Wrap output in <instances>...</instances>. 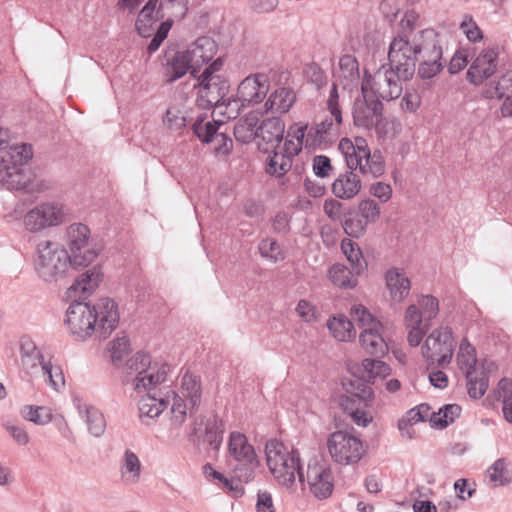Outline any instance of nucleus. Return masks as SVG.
<instances>
[{
    "label": "nucleus",
    "mask_w": 512,
    "mask_h": 512,
    "mask_svg": "<svg viewBox=\"0 0 512 512\" xmlns=\"http://www.w3.org/2000/svg\"><path fill=\"white\" fill-rule=\"evenodd\" d=\"M266 463L276 482L286 488H291L296 476L301 484L305 483L304 471L298 450H288L277 439H270L265 445Z\"/></svg>",
    "instance_id": "1"
},
{
    "label": "nucleus",
    "mask_w": 512,
    "mask_h": 512,
    "mask_svg": "<svg viewBox=\"0 0 512 512\" xmlns=\"http://www.w3.org/2000/svg\"><path fill=\"white\" fill-rule=\"evenodd\" d=\"M435 32L424 29L415 34L410 41L406 34H399L391 41L388 51L389 65L395 68L398 78L410 80L416 71V62L426 45L425 33Z\"/></svg>",
    "instance_id": "2"
},
{
    "label": "nucleus",
    "mask_w": 512,
    "mask_h": 512,
    "mask_svg": "<svg viewBox=\"0 0 512 512\" xmlns=\"http://www.w3.org/2000/svg\"><path fill=\"white\" fill-rule=\"evenodd\" d=\"M69 253L59 243L41 240L36 245L34 268L40 279L54 283L65 277L72 264Z\"/></svg>",
    "instance_id": "3"
},
{
    "label": "nucleus",
    "mask_w": 512,
    "mask_h": 512,
    "mask_svg": "<svg viewBox=\"0 0 512 512\" xmlns=\"http://www.w3.org/2000/svg\"><path fill=\"white\" fill-rule=\"evenodd\" d=\"M168 370L167 365H152L148 354L137 352L123 368V381L125 384H131L138 393L152 391L166 380Z\"/></svg>",
    "instance_id": "4"
},
{
    "label": "nucleus",
    "mask_w": 512,
    "mask_h": 512,
    "mask_svg": "<svg viewBox=\"0 0 512 512\" xmlns=\"http://www.w3.org/2000/svg\"><path fill=\"white\" fill-rule=\"evenodd\" d=\"M345 395L339 397V406L358 426L366 427L372 416L366 411L374 398L371 386L362 377L346 378L343 381Z\"/></svg>",
    "instance_id": "5"
},
{
    "label": "nucleus",
    "mask_w": 512,
    "mask_h": 512,
    "mask_svg": "<svg viewBox=\"0 0 512 512\" xmlns=\"http://www.w3.org/2000/svg\"><path fill=\"white\" fill-rule=\"evenodd\" d=\"M68 212L64 204L56 201L42 202L23 217L25 229L30 233H39L63 224Z\"/></svg>",
    "instance_id": "6"
},
{
    "label": "nucleus",
    "mask_w": 512,
    "mask_h": 512,
    "mask_svg": "<svg viewBox=\"0 0 512 512\" xmlns=\"http://www.w3.org/2000/svg\"><path fill=\"white\" fill-rule=\"evenodd\" d=\"M454 338L448 327L433 330L422 346V355L430 365L445 368L451 363L454 352Z\"/></svg>",
    "instance_id": "7"
},
{
    "label": "nucleus",
    "mask_w": 512,
    "mask_h": 512,
    "mask_svg": "<svg viewBox=\"0 0 512 512\" xmlns=\"http://www.w3.org/2000/svg\"><path fill=\"white\" fill-rule=\"evenodd\" d=\"M331 458L341 465L358 463L365 453L362 441L355 435L338 430L327 441Z\"/></svg>",
    "instance_id": "8"
},
{
    "label": "nucleus",
    "mask_w": 512,
    "mask_h": 512,
    "mask_svg": "<svg viewBox=\"0 0 512 512\" xmlns=\"http://www.w3.org/2000/svg\"><path fill=\"white\" fill-rule=\"evenodd\" d=\"M209 73H202L198 77L197 105L202 109H215L226 97L229 90V83L223 76H211Z\"/></svg>",
    "instance_id": "9"
},
{
    "label": "nucleus",
    "mask_w": 512,
    "mask_h": 512,
    "mask_svg": "<svg viewBox=\"0 0 512 512\" xmlns=\"http://www.w3.org/2000/svg\"><path fill=\"white\" fill-rule=\"evenodd\" d=\"M92 307L82 301L75 300L66 311V323L71 334L78 339H86L93 332L97 333Z\"/></svg>",
    "instance_id": "10"
},
{
    "label": "nucleus",
    "mask_w": 512,
    "mask_h": 512,
    "mask_svg": "<svg viewBox=\"0 0 512 512\" xmlns=\"http://www.w3.org/2000/svg\"><path fill=\"white\" fill-rule=\"evenodd\" d=\"M402 78H398L395 68L382 66L365 84L370 87L369 94L375 99L390 101L398 98L402 93Z\"/></svg>",
    "instance_id": "11"
},
{
    "label": "nucleus",
    "mask_w": 512,
    "mask_h": 512,
    "mask_svg": "<svg viewBox=\"0 0 512 512\" xmlns=\"http://www.w3.org/2000/svg\"><path fill=\"white\" fill-rule=\"evenodd\" d=\"M426 45L418 57V75L421 79H431L439 74L445 62L442 59V47L439 44L436 32L425 33Z\"/></svg>",
    "instance_id": "12"
},
{
    "label": "nucleus",
    "mask_w": 512,
    "mask_h": 512,
    "mask_svg": "<svg viewBox=\"0 0 512 512\" xmlns=\"http://www.w3.org/2000/svg\"><path fill=\"white\" fill-rule=\"evenodd\" d=\"M362 94L363 98L357 99L353 105V122L359 128L370 130L381 119L383 104L369 94L366 84H362Z\"/></svg>",
    "instance_id": "13"
},
{
    "label": "nucleus",
    "mask_w": 512,
    "mask_h": 512,
    "mask_svg": "<svg viewBox=\"0 0 512 512\" xmlns=\"http://www.w3.org/2000/svg\"><path fill=\"white\" fill-rule=\"evenodd\" d=\"M223 433L224 424L216 416L206 421L202 417H197L189 433V440L194 445L206 442L213 450L218 451L223 441Z\"/></svg>",
    "instance_id": "14"
},
{
    "label": "nucleus",
    "mask_w": 512,
    "mask_h": 512,
    "mask_svg": "<svg viewBox=\"0 0 512 512\" xmlns=\"http://www.w3.org/2000/svg\"><path fill=\"white\" fill-rule=\"evenodd\" d=\"M222 125V122L197 119L192 129L203 143H212L217 154L228 155L233 148V141L225 132L219 131Z\"/></svg>",
    "instance_id": "15"
},
{
    "label": "nucleus",
    "mask_w": 512,
    "mask_h": 512,
    "mask_svg": "<svg viewBox=\"0 0 512 512\" xmlns=\"http://www.w3.org/2000/svg\"><path fill=\"white\" fill-rule=\"evenodd\" d=\"M305 482L310 492L318 499L328 498L334 488L331 469L324 463L310 461L307 466Z\"/></svg>",
    "instance_id": "16"
},
{
    "label": "nucleus",
    "mask_w": 512,
    "mask_h": 512,
    "mask_svg": "<svg viewBox=\"0 0 512 512\" xmlns=\"http://www.w3.org/2000/svg\"><path fill=\"white\" fill-rule=\"evenodd\" d=\"M97 333L101 338H107L119 323L118 306L114 300L109 298H101L98 302L91 306Z\"/></svg>",
    "instance_id": "17"
},
{
    "label": "nucleus",
    "mask_w": 512,
    "mask_h": 512,
    "mask_svg": "<svg viewBox=\"0 0 512 512\" xmlns=\"http://www.w3.org/2000/svg\"><path fill=\"white\" fill-rule=\"evenodd\" d=\"M269 91L268 76L263 73L249 75L238 86L237 96L242 106L255 105L266 97Z\"/></svg>",
    "instance_id": "18"
},
{
    "label": "nucleus",
    "mask_w": 512,
    "mask_h": 512,
    "mask_svg": "<svg viewBox=\"0 0 512 512\" xmlns=\"http://www.w3.org/2000/svg\"><path fill=\"white\" fill-rule=\"evenodd\" d=\"M483 95L487 99H503L502 116H512V70L503 74L496 83H486Z\"/></svg>",
    "instance_id": "19"
},
{
    "label": "nucleus",
    "mask_w": 512,
    "mask_h": 512,
    "mask_svg": "<svg viewBox=\"0 0 512 512\" xmlns=\"http://www.w3.org/2000/svg\"><path fill=\"white\" fill-rule=\"evenodd\" d=\"M498 66V53L495 49L483 50L473 61L467 72V78L475 85L481 84L490 78Z\"/></svg>",
    "instance_id": "20"
},
{
    "label": "nucleus",
    "mask_w": 512,
    "mask_h": 512,
    "mask_svg": "<svg viewBox=\"0 0 512 512\" xmlns=\"http://www.w3.org/2000/svg\"><path fill=\"white\" fill-rule=\"evenodd\" d=\"M382 330V324L376 323L374 324V327L364 328L359 336V340L363 349L368 354L377 358L383 357L388 351V345L381 333Z\"/></svg>",
    "instance_id": "21"
},
{
    "label": "nucleus",
    "mask_w": 512,
    "mask_h": 512,
    "mask_svg": "<svg viewBox=\"0 0 512 512\" xmlns=\"http://www.w3.org/2000/svg\"><path fill=\"white\" fill-rule=\"evenodd\" d=\"M335 135L336 128L332 118H326L308 129L305 148L316 149L326 147L332 142V138Z\"/></svg>",
    "instance_id": "22"
},
{
    "label": "nucleus",
    "mask_w": 512,
    "mask_h": 512,
    "mask_svg": "<svg viewBox=\"0 0 512 512\" xmlns=\"http://www.w3.org/2000/svg\"><path fill=\"white\" fill-rule=\"evenodd\" d=\"M332 193L343 200L354 198L361 190V180L354 170L340 174L332 183Z\"/></svg>",
    "instance_id": "23"
},
{
    "label": "nucleus",
    "mask_w": 512,
    "mask_h": 512,
    "mask_svg": "<svg viewBox=\"0 0 512 512\" xmlns=\"http://www.w3.org/2000/svg\"><path fill=\"white\" fill-rule=\"evenodd\" d=\"M101 280L102 273L100 269L96 266L92 267L75 279L68 289L69 294L85 299L98 287Z\"/></svg>",
    "instance_id": "24"
},
{
    "label": "nucleus",
    "mask_w": 512,
    "mask_h": 512,
    "mask_svg": "<svg viewBox=\"0 0 512 512\" xmlns=\"http://www.w3.org/2000/svg\"><path fill=\"white\" fill-rule=\"evenodd\" d=\"M20 359L24 371L29 375H33L39 366L42 368L43 363H46L41 351L28 337H22L20 340Z\"/></svg>",
    "instance_id": "25"
},
{
    "label": "nucleus",
    "mask_w": 512,
    "mask_h": 512,
    "mask_svg": "<svg viewBox=\"0 0 512 512\" xmlns=\"http://www.w3.org/2000/svg\"><path fill=\"white\" fill-rule=\"evenodd\" d=\"M285 124L278 117L267 118L258 126L257 137L275 149L279 147L284 135Z\"/></svg>",
    "instance_id": "26"
},
{
    "label": "nucleus",
    "mask_w": 512,
    "mask_h": 512,
    "mask_svg": "<svg viewBox=\"0 0 512 512\" xmlns=\"http://www.w3.org/2000/svg\"><path fill=\"white\" fill-rule=\"evenodd\" d=\"M181 394V397L189 403V414L192 417L201 402L200 378L197 375L186 372L182 377Z\"/></svg>",
    "instance_id": "27"
},
{
    "label": "nucleus",
    "mask_w": 512,
    "mask_h": 512,
    "mask_svg": "<svg viewBox=\"0 0 512 512\" xmlns=\"http://www.w3.org/2000/svg\"><path fill=\"white\" fill-rule=\"evenodd\" d=\"M386 287L391 299L396 302L404 300L410 291V280L397 268H391L385 275Z\"/></svg>",
    "instance_id": "28"
},
{
    "label": "nucleus",
    "mask_w": 512,
    "mask_h": 512,
    "mask_svg": "<svg viewBox=\"0 0 512 512\" xmlns=\"http://www.w3.org/2000/svg\"><path fill=\"white\" fill-rule=\"evenodd\" d=\"M228 453L234 461H251L257 457L252 445L249 444L247 437L240 432H232L229 436Z\"/></svg>",
    "instance_id": "29"
},
{
    "label": "nucleus",
    "mask_w": 512,
    "mask_h": 512,
    "mask_svg": "<svg viewBox=\"0 0 512 512\" xmlns=\"http://www.w3.org/2000/svg\"><path fill=\"white\" fill-rule=\"evenodd\" d=\"M164 58L165 76L168 82H173L190 71L188 60L185 58L183 51L166 52Z\"/></svg>",
    "instance_id": "30"
},
{
    "label": "nucleus",
    "mask_w": 512,
    "mask_h": 512,
    "mask_svg": "<svg viewBox=\"0 0 512 512\" xmlns=\"http://www.w3.org/2000/svg\"><path fill=\"white\" fill-rule=\"evenodd\" d=\"M78 413L85 421L88 431L94 437H100L106 429V421L104 415L99 409L86 404L77 405Z\"/></svg>",
    "instance_id": "31"
},
{
    "label": "nucleus",
    "mask_w": 512,
    "mask_h": 512,
    "mask_svg": "<svg viewBox=\"0 0 512 512\" xmlns=\"http://www.w3.org/2000/svg\"><path fill=\"white\" fill-rule=\"evenodd\" d=\"M456 361L459 369L464 373V375H468V373H476L481 370L476 367V349L467 338H463L460 342Z\"/></svg>",
    "instance_id": "32"
},
{
    "label": "nucleus",
    "mask_w": 512,
    "mask_h": 512,
    "mask_svg": "<svg viewBox=\"0 0 512 512\" xmlns=\"http://www.w3.org/2000/svg\"><path fill=\"white\" fill-rule=\"evenodd\" d=\"M295 94L287 88L276 89L265 102L266 111L286 113L295 102Z\"/></svg>",
    "instance_id": "33"
},
{
    "label": "nucleus",
    "mask_w": 512,
    "mask_h": 512,
    "mask_svg": "<svg viewBox=\"0 0 512 512\" xmlns=\"http://www.w3.org/2000/svg\"><path fill=\"white\" fill-rule=\"evenodd\" d=\"M157 0H149L140 11L136 20V29L142 37L150 36L151 28L154 22L158 20V14L162 9L157 8Z\"/></svg>",
    "instance_id": "34"
},
{
    "label": "nucleus",
    "mask_w": 512,
    "mask_h": 512,
    "mask_svg": "<svg viewBox=\"0 0 512 512\" xmlns=\"http://www.w3.org/2000/svg\"><path fill=\"white\" fill-rule=\"evenodd\" d=\"M259 118L257 114L250 113L240 119L234 126L235 139L243 144L252 142L258 135L257 125Z\"/></svg>",
    "instance_id": "35"
},
{
    "label": "nucleus",
    "mask_w": 512,
    "mask_h": 512,
    "mask_svg": "<svg viewBox=\"0 0 512 512\" xmlns=\"http://www.w3.org/2000/svg\"><path fill=\"white\" fill-rule=\"evenodd\" d=\"M337 77L344 88L351 87L359 79V65L352 55H343L339 60Z\"/></svg>",
    "instance_id": "36"
},
{
    "label": "nucleus",
    "mask_w": 512,
    "mask_h": 512,
    "mask_svg": "<svg viewBox=\"0 0 512 512\" xmlns=\"http://www.w3.org/2000/svg\"><path fill=\"white\" fill-rule=\"evenodd\" d=\"M120 472L126 483L136 484L140 479L141 462L138 456L129 449L124 452Z\"/></svg>",
    "instance_id": "37"
},
{
    "label": "nucleus",
    "mask_w": 512,
    "mask_h": 512,
    "mask_svg": "<svg viewBox=\"0 0 512 512\" xmlns=\"http://www.w3.org/2000/svg\"><path fill=\"white\" fill-rule=\"evenodd\" d=\"M359 172L370 178H378L382 176L385 172L386 165L384 161V157L379 150H375L373 153H370L369 156H366L361 164L357 166Z\"/></svg>",
    "instance_id": "38"
},
{
    "label": "nucleus",
    "mask_w": 512,
    "mask_h": 512,
    "mask_svg": "<svg viewBox=\"0 0 512 512\" xmlns=\"http://www.w3.org/2000/svg\"><path fill=\"white\" fill-rule=\"evenodd\" d=\"M90 229L82 223H73L67 229V245L69 250L79 251L85 245L93 243Z\"/></svg>",
    "instance_id": "39"
},
{
    "label": "nucleus",
    "mask_w": 512,
    "mask_h": 512,
    "mask_svg": "<svg viewBox=\"0 0 512 512\" xmlns=\"http://www.w3.org/2000/svg\"><path fill=\"white\" fill-rule=\"evenodd\" d=\"M341 249L349 261L353 272L356 275L361 274L367 267V263L357 243L350 239H344L341 243Z\"/></svg>",
    "instance_id": "40"
},
{
    "label": "nucleus",
    "mask_w": 512,
    "mask_h": 512,
    "mask_svg": "<svg viewBox=\"0 0 512 512\" xmlns=\"http://www.w3.org/2000/svg\"><path fill=\"white\" fill-rule=\"evenodd\" d=\"M147 395L143 396L139 401L140 417L154 419L158 417L165 409L167 402L162 398L151 395V391H146Z\"/></svg>",
    "instance_id": "41"
},
{
    "label": "nucleus",
    "mask_w": 512,
    "mask_h": 512,
    "mask_svg": "<svg viewBox=\"0 0 512 512\" xmlns=\"http://www.w3.org/2000/svg\"><path fill=\"white\" fill-rule=\"evenodd\" d=\"M328 329L339 341H349L355 337V330L352 322L343 315L333 317L329 320Z\"/></svg>",
    "instance_id": "42"
},
{
    "label": "nucleus",
    "mask_w": 512,
    "mask_h": 512,
    "mask_svg": "<svg viewBox=\"0 0 512 512\" xmlns=\"http://www.w3.org/2000/svg\"><path fill=\"white\" fill-rule=\"evenodd\" d=\"M100 248L93 242L85 245L79 251L71 250L69 253L70 262L73 267H86L91 264L99 255Z\"/></svg>",
    "instance_id": "43"
},
{
    "label": "nucleus",
    "mask_w": 512,
    "mask_h": 512,
    "mask_svg": "<svg viewBox=\"0 0 512 512\" xmlns=\"http://www.w3.org/2000/svg\"><path fill=\"white\" fill-rule=\"evenodd\" d=\"M465 378L467 380L468 394L471 398L479 399L486 393L489 380L484 368H481L476 373H468V375H465Z\"/></svg>",
    "instance_id": "44"
},
{
    "label": "nucleus",
    "mask_w": 512,
    "mask_h": 512,
    "mask_svg": "<svg viewBox=\"0 0 512 512\" xmlns=\"http://www.w3.org/2000/svg\"><path fill=\"white\" fill-rule=\"evenodd\" d=\"M353 274H355L353 270L351 271L342 264H335L329 270L332 282L343 288H353L357 285V279Z\"/></svg>",
    "instance_id": "45"
},
{
    "label": "nucleus",
    "mask_w": 512,
    "mask_h": 512,
    "mask_svg": "<svg viewBox=\"0 0 512 512\" xmlns=\"http://www.w3.org/2000/svg\"><path fill=\"white\" fill-rule=\"evenodd\" d=\"M292 167V160L281 151H274L268 158L266 171L276 177L284 176Z\"/></svg>",
    "instance_id": "46"
},
{
    "label": "nucleus",
    "mask_w": 512,
    "mask_h": 512,
    "mask_svg": "<svg viewBox=\"0 0 512 512\" xmlns=\"http://www.w3.org/2000/svg\"><path fill=\"white\" fill-rule=\"evenodd\" d=\"M461 410V407L457 404H447L440 408L438 413L431 414L430 422L434 426L445 428L460 416Z\"/></svg>",
    "instance_id": "47"
},
{
    "label": "nucleus",
    "mask_w": 512,
    "mask_h": 512,
    "mask_svg": "<svg viewBox=\"0 0 512 512\" xmlns=\"http://www.w3.org/2000/svg\"><path fill=\"white\" fill-rule=\"evenodd\" d=\"M430 415V406L428 404H420L417 407L410 409L406 417L402 418L398 422V428L404 433L408 426H412L420 421H426Z\"/></svg>",
    "instance_id": "48"
},
{
    "label": "nucleus",
    "mask_w": 512,
    "mask_h": 512,
    "mask_svg": "<svg viewBox=\"0 0 512 512\" xmlns=\"http://www.w3.org/2000/svg\"><path fill=\"white\" fill-rule=\"evenodd\" d=\"M21 416L37 425L48 424L52 420L51 412L41 406L26 405L20 411Z\"/></svg>",
    "instance_id": "49"
},
{
    "label": "nucleus",
    "mask_w": 512,
    "mask_h": 512,
    "mask_svg": "<svg viewBox=\"0 0 512 512\" xmlns=\"http://www.w3.org/2000/svg\"><path fill=\"white\" fill-rule=\"evenodd\" d=\"M233 466V474L240 482L249 483L255 477V470L259 467L260 462L257 457L251 461H235Z\"/></svg>",
    "instance_id": "50"
},
{
    "label": "nucleus",
    "mask_w": 512,
    "mask_h": 512,
    "mask_svg": "<svg viewBox=\"0 0 512 512\" xmlns=\"http://www.w3.org/2000/svg\"><path fill=\"white\" fill-rule=\"evenodd\" d=\"M487 473L494 486L506 485L511 481L504 459L496 460Z\"/></svg>",
    "instance_id": "51"
},
{
    "label": "nucleus",
    "mask_w": 512,
    "mask_h": 512,
    "mask_svg": "<svg viewBox=\"0 0 512 512\" xmlns=\"http://www.w3.org/2000/svg\"><path fill=\"white\" fill-rule=\"evenodd\" d=\"M258 249L262 257L268 258L273 262H278L285 258L279 244L272 238L261 240Z\"/></svg>",
    "instance_id": "52"
},
{
    "label": "nucleus",
    "mask_w": 512,
    "mask_h": 512,
    "mask_svg": "<svg viewBox=\"0 0 512 512\" xmlns=\"http://www.w3.org/2000/svg\"><path fill=\"white\" fill-rule=\"evenodd\" d=\"M188 410L189 403L187 404L182 397L174 393L171 405V424L181 426L186 420Z\"/></svg>",
    "instance_id": "53"
},
{
    "label": "nucleus",
    "mask_w": 512,
    "mask_h": 512,
    "mask_svg": "<svg viewBox=\"0 0 512 512\" xmlns=\"http://www.w3.org/2000/svg\"><path fill=\"white\" fill-rule=\"evenodd\" d=\"M242 103L239 97L237 98H226L224 97L220 104L214 109L218 114L227 117L228 119H235L240 114Z\"/></svg>",
    "instance_id": "54"
},
{
    "label": "nucleus",
    "mask_w": 512,
    "mask_h": 512,
    "mask_svg": "<svg viewBox=\"0 0 512 512\" xmlns=\"http://www.w3.org/2000/svg\"><path fill=\"white\" fill-rule=\"evenodd\" d=\"M41 371L45 376L46 381L54 390L58 391L61 387L64 386L65 380L62 370L59 366H53L49 362L43 363Z\"/></svg>",
    "instance_id": "55"
},
{
    "label": "nucleus",
    "mask_w": 512,
    "mask_h": 512,
    "mask_svg": "<svg viewBox=\"0 0 512 512\" xmlns=\"http://www.w3.org/2000/svg\"><path fill=\"white\" fill-rule=\"evenodd\" d=\"M354 154L347 157V166L351 170H357V166L361 164V161L371 153L366 140L363 138H356L354 144Z\"/></svg>",
    "instance_id": "56"
},
{
    "label": "nucleus",
    "mask_w": 512,
    "mask_h": 512,
    "mask_svg": "<svg viewBox=\"0 0 512 512\" xmlns=\"http://www.w3.org/2000/svg\"><path fill=\"white\" fill-rule=\"evenodd\" d=\"M362 368L369 378L386 377L390 374V367L378 359H364Z\"/></svg>",
    "instance_id": "57"
},
{
    "label": "nucleus",
    "mask_w": 512,
    "mask_h": 512,
    "mask_svg": "<svg viewBox=\"0 0 512 512\" xmlns=\"http://www.w3.org/2000/svg\"><path fill=\"white\" fill-rule=\"evenodd\" d=\"M342 225L347 235L359 238L365 233L368 223L360 215L356 214L345 219Z\"/></svg>",
    "instance_id": "58"
},
{
    "label": "nucleus",
    "mask_w": 512,
    "mask_h": 512,
    "mask_svg": "<svg viewBox=\"0 0 512 512\" xmlns=\"http://www.w3.org/2000/svg\"><path fill=\"white\" fill-rule=\"evenodd\" d=\"M130 351V343L127 336L117 337L109 343V352L114 363L121 361Z\"/></svg>",
    "instance_id": "59"
},
{
    "label": "nucleus",
    "mask_w": 512,
    "mask_h": 512,
    "mask_svg": "<svg viewBox=\"0 0 512 512\" xmlns=\"http://www.w3.org/2000/svg\"><path fill=\"white\" fill-rule=\"evenodd\" d=\"M201 47H199L198 39L187 49L184 50L185 58L188 60L190 66V74L193 77H197V73L199 72L201 66L205 64V62H201L202 57L200 55Z\"/></svg>",
    "instance_id": "60"
},
{
    "label": "nucleus",
    "mask_w": 512,
    "mask_h": 512,
    "mask_svg": "<svg viewBox=\"0 0 512 512\" xmlns=\"http://www.w3.org/2000/svg\"><path fill=\"white\" fill-rule=\"evenodd\" d=\"M359 215L365 219L366 223H374L380 216V207L372 199L362 200L358 204Z\"/></svg>",
    "instance_id": "61"
},
{
    "label": "nucleus",
    "mask_w": 512,
    "mask_h": 512,
    "mask_svg": "<svg viewBox=\"0 0 512 512\" xmlns=\"http://www.w3.org/2000/svg\"><path fill=\"white\" fill-rule=\"evenodd\" d=\"M421 309L422 316L424 317L425 323L434 319L439 312V301L432 295L422 296L418 301Z\"/></svg>",
    "instance_id": "62"
},
{
    "label": "nucleus",
    "mask_w": 512,
    "mask_h": 512,
    "mask_svg": "<svg viewBox=\"0 0 512 512\" xmlns=\"http://www.w3.org/2000/svg\"><path fill=\"white\" fill-rule=\"evenodd\" d=\"M400 123L397 121H388L383 116L373 126L379 138L394 137L400 129Z\"/></svg>",
    "instance_id": "63"
},
{
    "label": "nucleus",
    "mask_w": 512,
    "mask_h": 512,
    "mask_svg": "<svg viewBox=\"0 0 512 512\" xmlns=\"http://www.w3.org/2000/svg\"><path fill=\"white\" fill-rule=\"evenodd\" d=\"M351 316L353 320L358 321L359 324L364 328L374 327V324L380 323L373 315L363 306H354L351 309Z\"/></svg>",
    "instance_id": "64"
}]
</instances>
